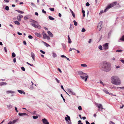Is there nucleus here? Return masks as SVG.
I'll list each match as a JSON object with an SVG mask.
<instances>
[{"mask_svg": "<svg viewBox=\"0 0 124 124\" xmlns=\"http://www.w3.org/2000/svg\"><path fill=\"white\" fill-rule=\"evenodd\" d=\"M15 110H16V111L17 112H18V110H17V108L16 107H15Z\"/></svg>", "mask_w": 124, "mask_h": 124, "instance_id": "6e6d98bb", "label": "nucleus"}, {"mask_svg": "<svg viewBox=\"0 0 124 124\" xmlns=\"http://www.w3.org/2000/svg\"><path fill=\"white\" fill-rule=\"evenodd\" d=\"M78 75H80V76H85L87 75L86 73H83L82 71H78Z\"/></svg>", "mask_w": 124, "mask_h": 124, "instance_id": "6e6552de", "label": "nucleus"}, {"mask_svg": "<svg viewBox=\"0 0 124 124\" xmlns=\"http://www.w3.org/2000/svg\"><path fill=\"white\" fill-rule=\"evenodd\" d=\"M17 33L19 35H22V34L21 33H20L19 32H17Z\"/></svg>", "mask_w": 124, "mask_h": 124, "instance_id": "680f3d73", "label": "nucleus"}, {"mask_svg": "<svg viewBox=\"0 0 124 124\" xmlns=\"http://www.w3.org/2000/svg\"><path fill=\"white\" fill-rule=\"evenodd\" d=\"M102 23V22L101 21L98 24V25L97 26V27L98 28H100V31L101 29V26Z\"/></svg>", "mask_w": 124, "mask_h": 124, "instance_id": "f8f14e48", "label": "nucleus"}, {"mask_svg": "<svg viewBox=\"0 0 124 124\" xmlns=\"http://www.w3.org/2000/svg\"><path fill=\"white\" fill-rule=\"evenodd\" d=\"M58 70L60 73H61L62 72V71L59 68H58Z\"/></svg>", "mask_w": 124, "mask_h": 124, "instance_id": "774afa93", "label": "nucleus"}, {"mask_svg": "<svg viewBox=\"0 0 124 124\" xmlns=\"http://www.w3.org/2000/svg\"><path fill=\"white\" fill-rule=\"evenodd\" d=\"M12 56L13 57H14L16 56V54L14 53L13 52L12 53Z\"/></svg>", "mask_w": 124, "mask_h": 124, "instance_id": "f704fd0d", "label": "nucleus"}, {"mask_svg": "<svg viewBox=\"0 0 124 124\" xmlns=\"http://www.w3.org/2000/svg\"><path fill=\"white\" fill-rule=\"evenodd\" d=\"M35 34L36 36L38 37H41V35L40 34H39L37 33H35Z\"/></svg>", "mask_w": 124, "mask_h": 124, "instance_id": "aec40b11", "label": "nucleus"}, {"mask_svg": "<svg viewBox=\"0 0 124 124\" xmlns=\"http://www.w3.org/2000/svg\"><path fill=\"white\" fill-rule=\"evenodd\" d=\"M62 46H63V48H64L65 49V48H66V45H65L64 44H62Z\"/></svg>", "mask_w": 124, "mask_h": 124, "instance_id": "4c0bfd02", "label": "nucleus"}, {"mask_svg": "<svg viewBox=\"0 0 124 124\" xmlns=\"http://www.w3.org/2000/svg\"><path fill=\"white\" fill-rule=\"evenodd\" d=\"M7 84L6 82H1L0 83V86H1L3 85H6Z\"/></svg>", "mask_w": 124, "mask_h": 124, "instance_id": "412c9836", "label": "nucleus"}, {"mask_svg": "<svg viewBox=\"0 0 124 124\" xmlns=\"http://www.w3.org/2000/svg\"><path fill=\"white\" fill-rule=\"evenodd\" d=\"M61 97H62V98L63 99V100L64 101V102H65V99H64V98H63V96L62 95V94H61Z\"/></svg>", "mask_w": 124, "mask_h": 124, "instance_id": "de8ad7c7", "label": "nucleus"}, {"mask_svg": "<svg viewBox=\"0 0 124 124\" xmlns=\"http://www.w3.org/2000/svg\"><path fill=\"white\" fill-rule=\"evenodd\" d=\"M47 33L51 37H53V35L52 33L49 31H47Z\"/></svg>", "mask_w": 124, "mask_h": 124, "instance_id": "f3484780", "label": "nucleus"}, {"mask_svg": "<svg viewBox=\"0 0 124 124\" xmlns=\"http://www.w3.org/2000/svg\"><path fill=\"white\" fill-rule=\"evenodd\" d=\"M42 34L43 36V38L45 39L47 37L46 34V33H45L44 32H43Z\"/></svg>", "mask_w": 124, "mask_h": 124, "instance_id": "6ab92c4d", "label": "nucleus"}, {"mask_svg": "<svg viewBox=\"0 0 124 124\" xmlns=\"http://www.w3.org/2000/svg\"><path fill=\"white\" fill-rule=\"evenodd\" d=\"M43 123L44 124H49L47 120L45 118L42 119Z\"/></svg>", "mask_w": 124, "mask_h": 124, "instance_id": "1a4fd4ad", "label": "nucleus"}, {"mask_svg": "<svg viewBox=\"0 0 124 124\" xmlns=\"http://www.w3.org/2000/svg\"><path fill=\"white\" fill-rule=\"evenodd\" d=\"M52 54H53V57L54 58H55V57H56L57 56V55H56V54L54 52H53Z\"/></svg>", "mask_w": 124, "mask_h": 124, "instance_id": "a878e982", "label": "nucleus"}, {"mask_svg": "<svg viewBox=\"0 0 124 124\" xmlns=\"http://www.w3.org/2000/svg\"><path fill=\"white\" fill-rule=\"evenodd\" d=\"M55 80L58 83H59V81L57 78H55Z\"/></svg>", "mask_w": 124, "mask_h": 124, "instance_id": "49530a36", "label": "nucleus"}, {"mask_svg": "<svg viewBox=\"0 0 124 124\" xmlns=\"http://www.w3.org/2000/svg\"><path fill=\"white\" fill-rule=\"evenodd\" d=\"M14 22L15 24H17L18 25H19L20 24V23L19 22L17 21H14Z\"/></svg>", "mask_w": 124, "mask_h": 124, "instance_id": "c85d7f7f", "label": "nucleus"}, {"mask_svg": "<svg viewBox=\"0 0 124 124\" xmlns=\"http://www.w3.org/2000/svg\"><path fill=\"white\" fill-rule=\"evenodd\" d=\"M31 5L32 6H33L34 7H36V6L35 5V4L34 3H33L31 2Z\"/></svg>", "mask_w": 124, "mask_h": 124, "instance_id": "864d4df0", "label": "nucleus"}, {"mask_svg": "<svg viewBox=\"0 0 124 124\" xmlns=\"http://www.w3.org/2000/svg\"><path fill=\"white\" fill-rule=\"evenodd\" d=\"M120 61L122 63L124 64V60H121Z\"/></svg>", "mask_w": 124, "mask_h": 124, "instance_id": "13d9d810", "label": "nucleus"}, {"mask_svg": "<svg viewBox=\"0 0 124 124\" xmlns=\"http://www.w3.org/2000/svg\"><path fill=\"white\" fill-rule=\"evenodd\" d=\"M18 115L20 116H23L27 115V114L26 113H18Z\"/></svg>", "mask_w": 124, "mask_h": 124, "instance_id": "dca6fc26", "label": "nucleus"}, {"mask_svg": "<svg viewBox=\"0 0 124 124\" xmlns=\"http://www.w3.org/2000/svg\"><path fill=\"white\" fill-rule=\"evenodd\" d=\"M28 38L30 39H32L33 38V37L31 35H29L28 36Z\"/></svg>", "mask_w": 124, "mask_h": 124, "instance_id": "c03bdc74", "label": "nucleus"}, {"mask_svg": "<svg viewBox=\"0 0 124 124\" xmlns=\"http://www.w3.org/2000/svg\"><path fill=\"white\" fill-rule=\"evenodd\" d=\"M73 28V25L71 24H70V30H72Z\"/></svg>", "mask_w": 124, "mask_h": 124, "instance_id": "bb28decb", "label": "nucleus"}, {"mask_svg": "<svg viewBox=\"0 0 124 124\" xmlns=\"http://www.w3.org/2000/svg\"><path fill=\"white\" fill-rule=\"evenodd\" d=\"M86 5L87 6H89L90 5V4L89 3L87 2L86 3Z\"/></svg>", "mask_w": 124, "mask_h": 124, "instance_id": "5fc2aeb1", "label": "nucleus"}, {"mask_svg": "<svg viewBox=\"0 0 124 124\" xmlns=\"http://www.w3.org/2000/svg\"><path fill=\"white\" fill-rule=\"evenodd\" d=\"M31 56L33 60L35 61V55L33 52H32L31 53Z\"/></svg>", "mask_w": 124, "mask_h": 124, "instance_id": "ddd939ff", "label": "nucleus"}, {"mask_svg": "<svg viewBox=\"0 0 124 124\" xmlns=\"http://www.w3.org/2000/svg\"><path fill=\"white\" fill-rule=\"evenodd\" d=\"M6 93L7 94H9L10 93H15V92L14 91H12L11 90L10 91H6Z\"/></svg>", "mask_w": 124, "mask_h": 124, "instance_id": "4468645a", "label": "nucleus"}, {"mask_svg": "<svg viewBox=\"0 0 124 124\" xmlns=\"http://www.w3.org/2000/svg\"><path fill=\"white\" fill-rule=\"evenodd\" d=\"M61 57L62 58H63V57L66 58V57L64 55H61Z\"/></svg>", "mask_w": 124, "mask_h": 124, "instance_id": "69168bd1", "label": "nucleus"}, {"mask_svg": "<svg viewBox=\"0 0 124 124\" xmlns=\"http://www.w3.org/2000/svg\"><path fill=\"white\" fill-rule=\"evenodd\" d=\"M111 83L114 85H119L121 83L120 79L117 76H114L111 78Z\"/></svg>", "mask_w": 124, "mask_h": 124, "instance_id": "f03ea898", "label": "nucleus"}, {"mask_svg": "<svg viewBox=\"0 0 124 124\" xmlns=\"http://www.w3.org/2000/svg\"><path fill=\"white\" fill-rule=\"evenodd\" d=\"M40 52H41V53H43V54H45V52H44V51H43L42 50H40Z\"/></svg>", "mask_w": 124, "mask_h": 124, "instance_id": "09e8293b", "label": "nucleus"}, {"mask_svg": "<svg viewBox=\"0 0 124 124\" xmlns=\"http://www.w3.org/2000/svg\"><path fill=\"white\" fill-rule=\"evenodd\" d=\"M102 90L106 94H108L109 93V92L107 89H103Z\"/></svg>", "mask_w": 124, "mask_h": 124, "instance_id": "a211bd4d", "label": "nucleus"}, {"mask_svg": "<svg viewBox=\"0 0 124 124\" xmlns=\"http://www.w3.org/2000/svg\"><path fill=\"white\" fill-rule=\"evenodd\" d=\"M103 49L104 50L108 49L109 48L108 43H106L102 45Z\"/></svg>", "mask_w": 124, "mask_h": 124, "instance_id": "0eeeda50", "label": "nucleus"}, {"mask_svg": "<svg viewBox=\"0 0 124 124\" xmlns=\"http://www.w3.org/2000/svg\"><path fill=\"white\" fill-rule=\"evenodd\" d=\"M67 92L73 95H76L75 93L74 92H73L72 90L69 88H68L67 89Z\"/></svg>", "mask_w": 124, "mask_h": 124, "instance_id": "423d86ee", "label": "nucleus"}, {"mask_svg": "<svg viewBox=\"0 0 124 124\" xmlns=\"http://www.w3.org/2000/svg\"><path fill=\"white\" fill-rule=\"evenodd\" d=\"M98 48L99 49L101 50H102V47L101 45H100L99 46Z\"/></svg>", "mask_w": 124, "mask_h": 124, "instance_id": "473e14b6", "label": "nucleus"}, {"mask_svg": "<svg viewBox=\"0 0 124 124\" xmlns=\"http://www.w3.org/2000/svg\"><path fill=\"white\" fill-rule=\"evenodd\" d=\"M66 116H67V117H65V119L67 121V124H72V123L71 122V121L70 117L68 115H67Z\"/></svg>", "mask_w": 124, "mask_h": 124, "instance_id": "39448f33", "label": "nucleus"}, {"mask_svg": "<svg viewBox=\"0 0 124 124\" xmlns=\"http://www.w3.org/2000/svg\"><path fill=\"white\" fill-rule=\"evenodd\" d=\"M92 42V40L91 39H90L89 41H88V43H90Z\"/></svg>", "mask_w": 124, "mask_h": 124, "instance_id": "e2e57ef3", "label": "nucleus"}, {"mask_svg": "<svg viewBox=\"0 0 124 124\" xmlns=\"http://www.w3.org/2000/svg\"><path fill=\"white\" fill-rule=\"evenodd\" d=\"M85 122H86V124H90V123H89L87 121H85Z\"/></svg>", "mask_w": 124, "mask_h": 124, "instance_id": "0e129e2a", "label": "nucleus"}, {"mask_svg": "<svg viewBox=\"0 0 124 124\" xmlns=\"http://www.w3.org/2000/svg\"><path fill=\"white\" fill-rule=\"evenodd\" d=\"M120 40L122 41H124V36H122L120 39Z\"/></svg>", "mask_w": 124, "mask_h": 124, "instance_id": "5701e85b", "label": "nucleus"}, {"mask_svg": "<svg viewBox=\"0 0 124 124\" xmlns=\"http://www.w3.org/2000/svg\"><path fill=\"white\" fill-rule=\"evenodd\" d=\"M33 23H31L30 24L33 26V27L35 28H38L39 29H40L41 28V26L38 24H37V25L35 24V23L37 22L36 21L34 20H32Z\"/></svg>", "mask_w": 124, "mask_h": 124, "instance_id": "20e7f679", "label": "nucleus"}, {"mask_svg": "<svg viewBox=\"0 0 124 124\" xmlns=\"http://www.w3.org/2000/svg\"><path fill=\"white\" fill-rule=\"evenodd\" d=\"M5 9L8 11V10L9 9V8L8 6H6L5 8Z\"/></svg>", "mask_w": 124, "mask_h": 124, "instance_id": "e433bc0d", "label": "nucleus"}, {"mask_svg": "<svg viewBox=\"0 0 124 124\" xmlns=\"http://www.w3.org/2000/svg\"><path fill=\"white\" fill-rule=\"evenodd\" d=\"M23 43L25 45H26V41H23Z\"/></svg>", "mask_w": 124, "mask_h": 124, "instance_id": "338daca9", "label": "nucleus"}, {"mask_svg": "<svg viewBox=\"0 0 124 124\" xmlns=\"http://www.w3.org/2000/svg\"><path fill=\"white\" fill-rule=\"evenodd\" d=\"M81 66L84 67H86L87 66V65L85 64H82L81 65Z\"/></svg>", "mask_w": 124, "mask_h": 124, "instance_id": "72a5a7b5", "label": "nucleus"}, {"mask_svg": "<svg viewBox=\"0 0 124 124\" xmlns=\"http://www.w3.org/2000/svg\"><path fill=\"white\" fill-rule=\"evenodd\" d=\"M48 18L49 19L51 20H53L54 19V18L50 16H49Z\"/></svg>", "mask_w": 124, "mask_h": 124, "instance_id": "cd10ccee", "label": "nucleus"}, {"mask_svg": "<svg viewBox=\"0 0 124 124\" xmlns=\"http://www.w3.org/2000/svg\"><path fill=\"white\" fill-rule=\"evenodd\" d=\"M85 76H80V77L82 79H84V78H85Z\"/></svg>", "mask_w": 124, "mask_h": 124, "instance_id": "8fccbe9b", "label": "nucleus"}, {"mask_svg": "<svg viewBox=\"0 0 124 124\" xmlns=\"http://www.w3.org/2000/svg\"><path fill=\"white\" fill-rule=\"evenodd\" d=\"M43 43H44V45L46 46L47 47H48V46H49L50 45L48 44H47V43H46V42L43 41Z\"/></svg>", "mask_w": 124, "mask_h": 124, "instance_id": "b1692460", "label": "nucleus"}, {"mask_svg": "<svg viewBox=\"0 0 124 124\" xmlns=\"http://www.w3.org/2000/svg\"><path fill=\"white\" fill-rule=\"evenodd\" d=\"M42 12L43 13H45V14L46 13V11H45L43 9L42 10Z\"/></svg>", "mask_w": 124, "mask_h": 124, "instance_id": "052dcab7", "label": "nucleus"}, {"mask_svg": "<svg viewBox=\"0 0 124 124\" xmlns=\"http://www.w3.org/2000/svg\"><path fill=\"white\" fill-rule=\"evenodd\" d=\"M81 31L82 32H85V30L84 28H83L82 30Z\"/></svg>", "mask_w": 124, "mask_h": 124, "instance_id": "ea45409f", "label": "nucleus"}, {"mask_svg": "<svg viewBox=\"0 0 124 124\" xmlns=\"http://www.w3.org/2000/svg\"><path fill=\"white\" fill-rule=\"evenodd\" d=\"M16 11H17L20 14H23L24 13V12H23L22 11H21L18 10H16Z\"/></svg>", "mask_w": 124, "mask_h": 124, "instance_id": "c756f323", "label": "nucleus"}, {"mask_svg": "<svg viewBox=\"0 0 124 124\" xmlns=\"http://www.w3.org/2000/svg\"><path fill=\"white\" fill-rule=\"evenodd\" d=\"M32 117L34 119H36L38 118V116H32Z\"/></svg>", "mask_w": 124, "mask_h": 124, "instance_id": "c9c22d12", "label": "nucleus"}, {"mask_svg": "<svg viewBox=\"0 0 124 124\" xmlns=\"http://www.w3.org/2000/svg\"><path fill=\"white\" fill-rule=\"evenodd\" d=\"M85 82H86L87 80V79L88 78V76L86 75L85 76Z\"/></svg>", "mask_w": 124, "mask_h": 124, "instance_id": "7c9ffc66", "label": "nucleus"}, {"mask_svg": "<svg viewBox=\"0 0 124 124\" xmlns=\"http://www.w3.org/2000/svg\"><path fill=\"white\" fill-rule=\"evenodd\" d=\"M9 0H4V1L5 2L8 3L9 2Z\"/></svg>", "mask_w": 124, "mask_h": 124, "instance_id": "3c124183", "label": "nucleus"}, {"mask_svg": "<svg viewBox=\"0 0 124 124\" xmlns=\"http://www.w3.org/2000/svg\"><path fill=\"white\" fill-rule=\"evenodd\" d=\"M73 23L74 25L75 26H77L78 25L77 23L76 22L75 20H74L73 21Z\"/></svg>", "mask_w": 124, "mask_h": 124, "instance_id": "2f4dec72", "label": "nucleus"}, {"mask_svg": "<svg viewBox=\"0 0 124 124\" xmlns=\"http://www.w3.org/2000/svg\"><path fill=\"white\" fill-rule=\"evenodd\" d=\"M17 121V120H13L12 121V124H13L15 123Z\"/></svg>", "mask_w": 124, "mask_h": 124, "instance_id": "a19ab883", "label": "nucleus"}, {"mask_svg": "<svg viewBox=\"0 0 124 124\" xmlns=\"http://www.w3.org/2000/svg\"><path fill=\"white\" fill-rule=\"evenodd\" d=\"M111 65L110 63L105 62L103 63L101 70L103 71L106 72H108L111 69Z\"/></svg>", "mask_w": 124, "mask_h": 124, "instance_id": "f257e3e1", "label": "nucleus"}, {"mask_svg": "<svg viewBox=\"0 0 124 124\" xmlns=\"http://www.w3.org/2000/svg\"><path fill=\"white\" fill-rule=\"evenodd\" d=\"M21 70H23V71H25V68H24V67H21Z\"/></svg>", "mask_w": 124, "mask_h": 124, "instance_id": "79ce46f5", "label": "nucleus"}, {"mask_svg": "<svg viewBox=\"0 0 124 124\" xmlns=\"http://www.w3.org/2000/svg\"><path fill=\"white\" fill-rule=\"evenodd\" d=\"M7 107L8 108H10L12 107V106L11 105H7Z\"/></svg>", "mask_w": 124, "mask_h": 124, "instance_id": "393cba45", "label": "nucleus"}, {"mask_svg": "<svg viewBox=\"0 0 124 124\" xmlns=\"http://www.w3.org/2000/svg\"><path fill=\"white\" fill-rule=\"evenodd\" d=\"M49 9L51 11H53L54 10V8H49Z\"/></svg>", "mask_w": 124, "mask_h": 124, "instance_id": "37998d69", "label": "nucleus"}, {"mask_svg": "<svg viewBox=\"0 0 124 124\" xmlns=\"http://www.w3.org/2000/svg\"><path fill=\"white\" fill-rule=\"evenodd\" d=\"M70 10L72 14H73L74 13L73 11L71 9H70Z\"/></svg>", "mask_w": 124, "mask_h": 124, "instance_id": "bf43d9fd", "label": "nucleus"}, {"mask_svg": "<svg viewBox=\"0 0 124 124\" xmlns=\"http://www.w3.org/2000/svg\"><path fill=\"white\" fill-rule=\"evenodd\" d=\"M78 108L79 110H81L82 109V107L81 106H79L78 107Z\"/></svg>", "mask_w": 124, "mask_h": 124, "instance_id": "58836bf2", "label": "nucleus"}, {"mask_svg": "<svg viewBox=\"0 0 124 124\" xmlns=\"http://www.w3.org/2000/svg\"><path fill=\"white\" fill-rule=\"evenodd\" d=\"M109 124H115V123L111 121H110L109 122Z\"/></svg>", "mask_w": 124, "mask_h": 124, "instance_id": "603ef678", "label": "nucleus"}, {"mask_svg": "<svg viewBox=\"0 0 124 124\" xmlns=\"http://www.w3.org/2000/svg\"><path fill=\"white\" fill-rule=\"evenodd\" d=\"M117 3V2H114L108 5L104 10V12H106L108 9L110 8L115 5Z\"/></svg>", "mask_w": 124, "mask_h": 124, "instance_id": "7ed1b4c3", "label": "nucleus"}, {"mask_svg": "<svg viewBox=\"0 0 124 124\" xmlns=\"http://www.w3.org/2000/svg\"><path fill=\"white\" fill-rule=\"evenodd\" d=\"M68 43H71V39L69 37V36L68 35Z\"/></svg>", "mask_w": 124, "mask_h": 124, "instance_id": "4be33fe9", "label": "nucleus"}, {"mask_svg": "<svg viewBox=\"0 0 124 124\" xmlns=\"http://www.w3.org/2000/svg\"><path fill=\"white\" fill-rule=\"evenodd\" d=\"M13 62L14 63H15V62H16V58H14L13 60Z\"/></svg>", "mask_w": 124, "mask_h": 124, "instance_id": "4d7b16f0", "label": "nucleus"}, {"mask_svg": "<svg viewBox=\"0 0 124 124\" xmlns=\"http://www.w3.org/2000/svg\"><path fill=\"white\" fill-rule=\"evenodd\" d=\"M23 17V15H19L17 16V18L18 20V21H20L21 20V18Z\"/></svg>", "mask_w": 124, "mask_h": 124, "instance_id": "9b49d317", "label": "nucleus"}, {"mask_svg": "<svg viewBox=\"0 0 124 124\" xmlns=\"http://www.w3.org/2000/svg\"><path fill=\"white\" fill-rule=\"evenodd\" d=\"M17 91L20 94L23 93L24 94H25V93L21 90H18Z\"/></svg>", "mask_w": 124, "mask_h": 124, "instance_id": "2eb2a0df", "label": "nucleus"}, {"mask_svg": "<svg viewBox=\"0 0 124 124\" xmlns=\"http://www.w3.org/2000/svg\"><path fill=\"white\" fill-rule=\"evenodd\" d=\"M116 52H121L122 51V50H117L116 51Z\"/></svg>", "mask_w": 124, "mask_h": 124, "instance_id": "a18cd8bd", "label": "nucleus"}, {"mask_svg": "<svg viewBox=\"0 0 124 124\" xmlns=\"http://www.w3.org/2000/svg\"><path fill=\"white\" fill-rule=\"evenodd\" d=\"M96 106L98 107L100 109L101 108L102 109H104L103 108V107L102 105L100 104H95Z\"/></svg>", "mask_w": 124, "mask_h": 124, "instance_id": "9d476101", "label": "nucleus"}]
</instances>
